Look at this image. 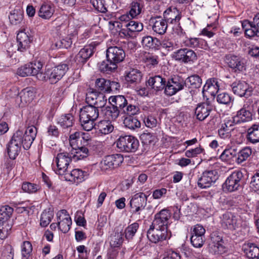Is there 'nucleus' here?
Here are the masks:
<instances>
[{"mask_svg":"<svg viewBox=\"0 0 259 259\" xmlns=\"http://www.w3.org/2000/svg\"><path fill=\"white\" fill-rule=\"evenodd\" d=\"M218 179L217 172L215 170L205 171L198 181V185L201 188H206L210 187Z\"/></svg>","mask_w":259,"mask_h":259,"instance_id":"4be33fe9","label":"nucleus"},{"mask_svg":"<svg viewBox=\"0 0 259 259\" xmlns=\"http://www.w3.org/2000/svg\"><path fill=\"white\" fill-rule=\"evenodd\" d=\"M221 224L225 228L234 230L237 226V220L232 213L228 212L223 215Z\"/></svg>","mask_w":259,"mask_h":259,"instance_id":"72a5a7b5","label":"nucleus"},{"mask_svg":"<svg viewBox=\"0 0 259 259\" xmlns=\"http://www.w3.org/2000/svg\"><path fill=\"white\" fill-rule=\"evenodd\" d=\"M143 29L142 23L132 20L125 24V28H122L120 30L119 34L126 37H133L136 32L141 31Z\"/></svg>","mask_w":259,"mask_h":259,"instance_id":"b1692460","label":"nucleus"},{"mask_svg":"<svg viewBox=\"0 0 259 259\" xmlns=\"http://www.w3.org/2000/svg\"><path fill=\"white\" fill-rule=\"evenodd\" d=\"M89 176L88 171H83L80 169H74L70 171H67L62 176L61 179L78 184L87 179Z\"/></svg>","mask_w":259,"mask_h":259,"instance_id":"f3484780","label":"nucleus"},{"mask_svg":"<svg viewBox=\"0 0 259 259\" xmlns=\"http://www.w3.org/2000/svg\"><path fill=\"white\" fill-rule=\"evenodd\" d=\"M247 257L250 259H259V248L253 243H248L244 246Z\"/></svg>","mask_w":259,"mask_h":259,"instance_id":"a18cd8bd","label":"nucleus"},{"mask_svg":"<svg viewBox=\"0 0 259 259\" xmlns=\"http://www.w3.org/2000/svg\"><path fill=\"white\" fill-rule=\"evenodd\" d=\"M212 244L209 247V252L214 255H220L227 251V248L224 245V241L220 236L214 235L211 236Z\"/></svg>","mask_w":259,"mask_h":259,"instance_id":"5701e85b","label":"nucleus"},{"mask_svg":"<svg viewBox=\"0 0 259 259\" xmlns=\"http://www.w3.org/2000/svg\"><path fill=\"white\" fill-rule=\"evenodd\" d=\"M130 16L129 13L122 15L118 18L120 22L114 21L112 22L110 21L109 22V24H112L114 27L116 26L118 28H121V29L125 28V24H127L130 21H132L131 19L132 18Z\"/></svg>","mask_w":259,"mask_h":259,"instance_id":"5fc2aeb1","label":"nucleus"},{"mask_svg":"<svg viewBox=\"0 0 259 259\" xmlns=\"http://www.w3.org/2000/svg\"><path fill=\"white\" fill-rule=\"evenodd\" d=\"M123 157L120 154L105 156L100 163V168L103 171H107L118 167L123 161Z\"/></svg>","mask_w":259,"mask_h":259,"instance_id":"6e6552de","label":"nucleus"},{"mask_svg":"<svg viewBox=\"0 0 259 259\" xmlns=\"http://www.w3.org/2000/svg\"><path fill=\"white\" fill-rule=\"evenodd\" d=\"M32 251V246L29 241H24L21 246V254L23 258L27 259Z\"/></svg>","mask_w":259,"mask_h":259,"instance_id":"bf43d9fd","label":"nucleus"},{"mask_svg":"<svg viewBox=\"0 0 259 259\" xmlns=\"http://www.w3.org/2000/svg\"><path fill=\"white\" fill-rule=\"evenodd\" d=\"M13 209L8 206H3L0 208V239H5L11 229L12 225L9 222Z\"/></svg>","mask_w":259,"mask_h":259,"instance_id":"7ed1b4c3","label":"nucleus"},{"mask_svg":"<svg viewBox=\"0 0 259 259\" xmlns=\"http://www.w3.org/2000/svg\"><path fill=\"white\" fill-rule=\"evenodd\" d=\"M142 78V72L137 69H133L125 76L126 81L130 85L136 84L140 83Z\"/></svg>","mask_w":259,"mask_h":259,"instance_id":"c9c22d12","label":"nucleus"},{"mask_svg":"<svg viewBox=\"0 0 259 259\" xmlns=\"http://www.w3.org/2000/svg\"><path fill=\"white\" fill-rule=\"evenodd\" d=\"M54 12L55 10L53 5L44 3L40 7L38 15L42 19L48 20L52 17Z\"/></svg>","mask_w":259,"mask_h":259,"instance_id":"e433bc0d","label":"nucleus"},{"mask_svg":"<svg viewBox=\"0 0 259 259\" xmlns=\"http://www.w3.org/2000/svg\"><path fill=\"white\" fill-rule=\"evenodd\" d=\"M23 131L17 130L13 135L7 146L8 154L11 159H15L20 151L21 145L24 147L22 140Z\"/></svg>","mask_w":259,"mask_h":259,"instance_id":"20e7f679","label":"nucleus"},{"mask_svg":"<svg viewBox=\"0 0 259 259\" xmlns=\"http://www.w3.org/2000/svg\"><path fill=\"white\" fill-rule=\"evenodd\" d=\"M174 58L176 60L184 63L194 62L197 59L196 53L189 49L184 48L178 50L175 53Z\"/></svg>","mask_w":259,"mask_h":259,"instance_id":"6ab92c4d","label":"nucleus"},{"mask_svg":"<svg viewBox=\"0 0 259 259\" xmlns=\"http://www.w3.org/2000/svg\"><path fill=\"white\" fill-rule=\"evenodd\" d=\"M9 19L13 25L19 24L23 19V12L20 8L15 9L11 11Z\"/></svg>","mask_w":259,"mask_h":259,"instance_id":"79ce46f5","label":"nucleus"},{"mask_svg":"<svg viewBox=\"0 0 259 259\" xmlns=\"http://www.w3.org/2000/svg\"><path fill=\"white\" fill-rule=\"evenodd\" d=\"M34 97V93L31 88H26L20 93L21 102L23 104L31 102Z\"/></svg>","mask_w":259,"mask_h":259,"instance_id":"c03bdc74","label":"nucleus"},{"mask_svg":"<svg viewBox=\"0 0 259 259\" xmlns=\"http://www.w3.org/2000/svg\"><path fill=\"white\" fill-rule=\"evenodd\" d=\"M123 124L126 127L132 130L140 128L141 126L140 121L132 116L125 117L123 120Z\"/></svg>","mask_w":259,"mask_h":259,"instance_id":"603ef678","label":"nucleus"},{"mask_svg":"<svg viewBox=\"0 0 259 259\" xmlns=\"http://www.w3.org/2000/svg\"><path fill=\"white\" fill-rule=\"evenodd\" d=\"M98 130L100 133L104 135H107L111 133L114 129V126L111 122L109 120H101L95 124L94 127Z\"/></svg>","mask_w":259,"mask_h":259,"instance_id":"ea45409f","label":"nucleus"},{"mask_svg":"<svg viewBox=\"0 0 259 259\" xmlns=\"http://www.w3.org/2000/svg\"><path fill=\"white\" fill-rule=\"evenodd\" d=\"M236 154L235 149L230 148L225 149L220 155V158L223 161H228L234 157Z\"/></svg>","mask_w":259,"mask_h":259,"instance_id":"69168bd1","label":"nucleus"},{"mask_svg":"<svg viewBox=\"0 0 259 259\" xmlns=\"http://www.w3.org/2000/svg\"><path fill=\"white\" fill-rule=\"evenodd\" d=\"M247 140L253 144L259 142L258 124H253L248 129Z\"/></svg>","mask_w":259,"mask_h":259,"instance_id":"37998d69","label":"nucleus"},{"mask_svg":"<svg viewBox=\"0 0 259 259\" xmlns=\"http://www.w3.org/2000/svg\"><path fill=\"white\" fill-rule=\"evenodd\" d=\"M211 111V107L203 103L198 105L195 109V114L199 120L202 121L208 116Z\"/></svg>","mask_w":259,"mask_h":259,"instance_id":"f704fd0d","label":"nucleus"},{"mask_svg":"<svg viewBox=\"0 0 259 259\" xmlns=\"http://www.w3.org/2000/svg\"><path fill=\"white\" fill-rule=\"evenodd\" d=\"M104 112L105 116L109 120H115L118 117L120 113L117 108L111 105L110 106L106 107L104 110Z\"/></svg>","mask_w":259,"mask_h":259,"instance_id":"8fccbe9b","label":"nucleus"},{"mask_svg":"<svg viewBox=\"0 0 259 259\" xmlns=\"http://www.w3.org/2000/svg\"><path fill=\"white\" fill-rule=\"evenodd\" d=\"M74 117L71 114L62 115L58 120V124L63 128H67L72 126L74 123Z\"/></svg>","mask_w":259,"mask_h":259,"instance_id":"de8ad7c7","label":"nucleus"},{"mask_svg":"<svg viewBox=\"0 0 259 259\" xmlns=\"http://www.w3.org/2000/svg\"><path fill=\"white\" fill-rule=\"evenodd\" d=\"M68 70V66L66 64H60L38 74L37 79L42 81L49 79L51 83H56L64 76Z\"/></svg>","mask_w":259,"mask_h":259,"instance_id":"f03ea898","label":"nucleus"},{"mask_svg":"<svg viewBox=\"0 0 259 259\" xmlns=\"http://www.w3.org/2000/svg\"><path fill=\"white\" fill-rule=\"evenodd\" d=\"M139 228V225L137 223H134L128 226L124 232L125 238L128 240H132L137 232Z\"/></svg>","mask_w":259,"mask_h":259,"instance_id":"6e6d98bb","label":"nucleus"},{"mask_svg":"<svg viewBox=\"0 0 259 259\" xmlns=\"http://www.w3.org/2000/svg\"><path fill=\"white\" fill-rule=\"evenodd\" d=\"M251 153L252 150L250 148L246 147L243 148L238 153V157L236 160V162L238 164L242 163L250 157Z\"/></svg>","mask_w":259,"mask_h":259,"instance_id":"864d4df0","label":"nucleus"},{"mask_svg":"<svg viewBox=\"0 0 259 259\" xmlns=\"http://www.w3.org/2000/svg\"><path fill=\"white\" fill-rule=\"evenodd\" d=\"M108 100L109 103L117 108L120 113L127 103V100L124 96L122 95L111 96L109 97Z\"/></svg>","mask_w":259,"mask_h":259,"instance_id":"58836bf2","label":"nucleus"},{"mask_svg":"<svg viewBox=\"0 0 259 259\" xmlns=\"http://www.w3.org/2000/svg\"><path fill=\"white\" fill-rule=\"evenodd\" d=\"M243 175L240 170L233 172L226 179L223 185V189L229 192L239 190L243 185Z\"/></svg>","mask_w":259,"mask_h":259,"instance_id":"39448f33","label":"nucleus"},{"mask_svg":"<svg viewBox=\"0 0 259 259\" xmlns=\"http://www.w3.org/2000/svg\"><path fill=\"white\" fill-rule=\"evenodd\" d=\"M125 57V53L121 47H110L106 51L107 59L117 65L123 61Z\"/></svg>","mask_w":259,"mask_h":259,"instance_id":"a211bd4d","label":"nucleus"},{"mask_svg":"<svg viewBox=\"0 0 259 259\" xmlns=\"http://www.w3.org/2000/svg\"><path fill=\"white\" fill-rule=\"evenodd\" d=\"M37 133V129L34 126H28L24 134H23L22 140L24 143V148L28 149L34 140Z\"/></svg>","mask_w":259,"mask_h":259,"instance_id":"c756f323","label":"nucleus"},{"mask_svg":"<svg viewBox=\"0 0 259 259\" xmlns=\"http://www.w3.org/2000/svg\"><path fill=\"white\" fill-rule=\"evenodd\" d=\"M235 124L232 118L225 119L218 131L219 137L224 140H230L237 131Z\"/></svg>","mask_w":259,"mask_h":259,"instance_id":"9b49d317","label":"nucleus"},{"mask_svg":"<svg viewBox=\"0 0 259 259\" xmlns=\"http://www.w3.org/2000/svg\"><path fill=\"white\" fill-rule=\"evenodd\" d=\"M53 213L50 211L45 210L41 214L40 225L41 227H47L53 218Z\"/></svg>","mask_w":259,"mask_h":259,"instance_id":"13d9d810","label":"nucleus"},{"mask_svg":"<svg viewBox=\"0 0 259 259\" xmlns=\"http://www.w3.org/2000/svg\"><path fill=\"white\" fill-rule=\"evenodd\" d=\"M220 89L219 81L217 78H210L208 79L203 88L202 93L203 95L207 93L211 96H214Z\"/></svg>","mask_w":259,"mask_h":259,"instance_id":"2f4dec72","label":"nucleus"},{"mask_svg":"<svg viewBox=\"0 0 259 259\" xmlns=\"http://www.w3.org/2000/svg\"><path fill=\"white\" fill-rule=\"evenodd\" d=\"M130 7L129 14L131 18H134L142 13L144 8V2L142 0H134L131 4Z\"/></svg>","mask_w":259,"mask_h":259,"instance_id":"a19ab883","label":"nucleus"},{"mask_svg":"<svg viewBox=\"0 0 259 259\" xmlns=\"http://www.w3.org/2000/svg\"><path fill=\"white\" fill-rule=\"evenodd\" d=\"M225 62L232 70L236 73H240L246 70V60L239 56L228 54L225 56Z\"/></svg>","mask_w":259,"mask_h":259,"instance_id":"9d476101","label":"nucleus"},{"mask_svg":"<svg viewBox=\"0 0 259 259\" xmlns=\"http://www.w3.org/2000/svg\"><path fill=\"white\" fill-rule=\"evenodd\" d=\"M42 64L40 61H35L25 64L17 70V74L25 77L28 75H36L37 78L38 74L42 73Z\"/></svg>","mask_w":259,"mask_h":259,"instance_id":"f8f14e48","label":"nucleus"},{"mask_svg":"<svg viewBox=\"0 0 259 259\" xmlns=\"http://www.w3.org/2000/svg\"><path fill=\"white\" fill-rule=\"evenodd\" d=\"M22 190L28 193H33L36 192L39 189V186L36 184L26 182L22 185Z\"/></svg>","mask_w":259,"mask_h":259,"instance_id":"e2e57ef3","label":"nucleus"},{"mask_svg":"<svg viewBox=\"0 0 259 259\" xmlns=\"http://www.w3.org/2000/svg\"><path fill=\"white\" fill-rule=\"evenodd\" d=\"M91 3L97 11L101 13L107 11L104 0H91Z\"/></svg>","mask_w":259,"mask_h":259,"instance_id":"338daca9","label":"nucleus"},{"mask_svg":"<svg viewBox=\"0 0 259 259\" xmlns=\"http://www.w3.org/2000/svg\"><path fill=\"white\" fill-rule=\"evenodd\" d=\"M139 108L138 106L133 105L127 103L121 113H124L129 116H132L137 114L139 112Z\"/></svg>","mask_w":259,"mask_h":259,"instance_id":"0e129e2a","label":"nucleus"},{"mask_svg":"<svg viewBox=\"0 0 259 259\" xmlns=\"http://www.w3.org/2000/svg\"><path fill=\"white\" fill-rule=\"evenodd\" d=\"M181 17V12L175 7H170L163 12L164 19L169 24H179Z\"/></svg>","mask_w":259,"mask_h":259,"instance_id":"a878e982","label":"nucleus"},{"mask_svg":"<svg viewBox=\"0 0 259 259\" xmlns=\"http://www.w3.org/2000/svg\"><path fill=\"white\" fill-rule=\"evenodd\" d=\"M99 115V110L92 105L83 107L80 110L79 121L83 129L91 131L95 126V121Z\"/></svg>","mask_w":259,"mask_h":259,"instance_id":"f257e3e1","label":"nucleus"},{"mask_svg":"<svg viewBox=\"0 0 259 259\" xmlns=\"http://www.w3.org/2000/svg\"><path fill=\"white\" fill-rule=\"evenodd\" d=\"M98 67L101 72L108 73L116 69L117 65L107 59L106 61H103L99 63Z\"/></svg>","mask_w":259,"mask_h":259,"instance_id":"3c124183","label":"nucleus"},{"mask_svg":"<svg viewBox=\"0 0 259 259\" xmlns=\"http://www.w3.org/2000/svg\"><path fill=\"white\" fill-rule=\"evenodd\" d=\"M147 237L149 240L154 243L165 240L168 237L167 230L152 227L150 226L147 231Z\"/></svg>","mask_w":259,"mask_h":259,"instance_id":"aec40b11","label":"nucleus"},{"mask_svg":"<svg viewBox=\"0 0 259 259\" xmlns=\"http://www.w3.org/2000/svg\"><path fill=\"white\" fill-rule=\"evenodd\" d=\"M165 79L159 75L150 77L147 81L148 85L156 92L165 89Z\"/></svg>","mask_w":259,"mask_h":259,"instance_id":"473e14b6","label":"nucleus"},{"mask_svg":"<svg viewBox=\"0 0 259 259\" xmlns=\"http://www.w3.org/2000/svg\"><path fill=\"white\" fill-rule=\"evenodd\" d=\"M170 217L168 210L163 209L155 215L154 219L151 226L152 227L167 230L168 220Z\"/></svg>","mask_w":259,"mask_h":259,"instance_id":"412c9836","label":"nucleus"},{"mask_svg":"<svg viewBox=\"0 0 259 259\" xmlns=\"http://www.w3.org/2000/svg\"><path fill=\"white\" fill-rule=\"evenodd\" d=\"M183 45L187 47L197 49L206 50L208 49V45L205 40L199 37H186L182 41Z\"/></svg>","mask_w":259,"mask_h":259,"instance_id":"bb28decb","label":"nucleus"},{"mask_svg":"<svg viewBox=\"0 0 259 259\" xmlns=\"http://www.w3.org/2000/svg\"><path fill=\"white\" fill-rule=\"evenodd\" d=\"M57 168L54 170L55 172L63 176L68 171V167L71 161V157L67 152H61L57 154L55 160Z\"/></svg>","mask_w":259,"mask_h":259,"instance_id":"ddd939ff","label":"nucleus"},{"mask_svg":"<svg viewBox=\"0 0 259 259\" xmlns=\"http://www.w3.org/2000/svg\"><path fill=\"white\" fill-rule=\"evenodd\" d=\"M185 81L186 83L185 86H188L189 88H199L202 84V79L199 75L196 74L188 77Z\"/></svg>","mask_w":259,"mask_h":259,"instance_id":"09e8293b","label":"nucleus"},{"mask_svg":"<svg viewBox=\"0 0 259 259\" xmlns=\"http://www.w3.org/2000/svg\"><path fill=\"white\" fill-rule=\"evenodd\" d=\"M123 240L122 234L121 233H117L111 237L110 241V245L113 247H119L122 244Z\"/></svg>","mask_w":259,"mask_h":259,"instance_id":"774afa93","label":"nucleus"},{"mask_svg":"<svg viewBox=\"0 0 259 259\" xmlns=\"http://www.w3.org/2000/svg\"><path fill=\"white\" fill-rule=\"evenodd\" d=\"M148 196L143 192H139L132 196L130 206L133 214H140L147 205Z\"/></svg>","mask_w":259,"mask_h":259,"instance_id":"0eeeda50","label":"nucleus"},{"mask_svg":"<svg viewBox=\"0 0 259 259\" xmlns=\"http://www.w3.org/2000/svg\"><path fill=\"white\" fill-rule=\"evenodd\" d=\"M150 22L152 24L153 31L158 34L162 35L166 32L167 28V23L161 17L151 18Z\"/></svg>","mask_w":259,"mask_h":259,"instance_id":"c85d7f7f","label":"nucleus"},{"mask_svg":"<svg viewBox=\"0 0 259 259\" xmlns=\"http://www.w3.org/2000/svg\"><path fill=\"white\" fill-rule=\"evenodd\" d=\"M231 118L236 124H238L251 121L252 118V114L248 109L244 106L237 112L236 115Z\"/></svg>","mask_w":259,"mask_h":259,"instance_id":"7c9ffc66","label":"nucleus"},{"mask_svg":"<svg viewBox=\"0 0 259 259\" xmlns=\"http://www.w3.org/2000/svg\"><path fill=\"white\" fill-rule=\"evenodd\" d=\"M191 231V242L192 245L196 248L201 247L205 241L204 234L205 229L199 224L192 226Z\"/></svg>","mask_w":259,"mask_h":259,"instance_id":"4468645a","label":"nucleus"},{"mask_svg":"<svg viewBox=\"0 0 259 259\" xmlns=\"http://www.w3.org/2000/svg\"><path fill=\"white\" fill-rule=\"evenodd\" d=\"M94 48L91 46H85L81 49L75 57L76 60L80 63H84L94 53Z\"/></svg>","mask_w":259,"mask_h":259,"instance_id":"4c0bfd02","label":"nucleus"},{"mask_svg":"<svg viewBox=\"0 0 259 259\" xmlns=\"http://www.w3.org/2000/svg\"><path fill=\"white\" fill-rule=\"evenodd\" d=\"M159 40L156 38L151 36H145L143 37L141 43L143 47L147 48H155Z\"/></svg>","mask_w":259,"mask_h":259,"instance_id":"4d7b16f0","label":"nucleus"},{"mask_svg":"<svg viewBox=\"0 0 259 259\" xmlns=\"http://www.w3.org/2000/svg\"><path fill=\"white\" fill-rule=\"evenodd\" d=\"M96 87L101 91L108 92V85H110V80L104 78H98L96 79Z\"/></svg>","mask_w":259,"mask_h":259,"instance_id":"052dcab7","label":"nucleus"},{"mask_svg":"<svg viewBox=\"0 0 259 259\" xmlns=\"http://www.w3.org/2000/svg\"><path fill=\"white\" fill-rule=\"evenodd\" d=\"M32 39L29 29L24 28L19 31L17 35L18 51L21 52L26 51L29 48Z\"/></svg>","mask_w":259,"mask_h":259,"instance_id":"2eb2a0df","label":"nucleus"},{"mask_svg":"<svg viewBox=\"0 0 259 259\" xmlns=\"http://www.w3.org/2000/svg\"><path fill=\"white\" fill-rule=\"evenodd\" d=\"M232 100L231 96L227 93L219 94L217 97V102L221 104L229 105Z\"/></svg>","mask_w":259,"mask_h":259,"instance_id":"680f3d73","label":"nucleus"},{"mask_svg":"<svg viewBox=\"0 0 259 259\" xmlns=\"http://www.w3.org/2000/svg\"><path fill=\"white\" fill-rule=\"evenodd\" d=\"M242 27L247 37L249 38L254 36L259 37V27L254 23V18L252 21H243L242 23Z\"/></svg>","mask_w":259,"mask_h":259,"instance_id":"cd10ccee","label":"nucleus"},{"mask_svg":"<svg viewBox=\"0 0 259 259\" xmlns=\"http://www.w3.org/2000/svg\"><path fill=\"white\" fill-rule=\"evenodd\" d=\"M233 93L240 97L248 98L251 96L252 88L245 81L236 80L231 85Z\"/></svg>","mask_w":259,"mask_h":259,"instance_id":"dca6fc26","label":"nucleus"},{"mask_svg":"<svg viewBox=\"0 0 259 259\" xmlns=\"http://www.w3.org/2000/svg\"><path fill=\"white\" fill-rule=\"evenodd\" d=\"M73 149L75 150L72 157L76 160H81L87 158L89 155V151L85 146H75Z\"/></svg>","mask_w":259,"mask_h":259,"instance_id":"49530a36","label":"nucleus"},{"mask_svg":"<svg viewBox=\"0 0 259 259\" xmlns=\"http://www.w3.org/2000/svg\"><path fill=\"white\" fill-rule=\"evenodd\" d=\"M116 146L121 151L134 152L138 149L139 142L132 136H120L116 142Z\"/></svg>","mask_w":259,"mask_h":259,"instance_id":"423d86ee","label":"nucleus"},{"mask_svg":"<svg viewBox=\"0 0 259 259\" xmlns=\"http://www.w3.org/2000/svg\"><path fill=\"white\" fill-rule=\"evenodd\" d=\"M184 79L180 76H174L168 79L165 87L164 93L169 96L182 90L186 85Z\"/></svg>","mask_w":259,"mask_h":259,"instance_id":"1a4fd4ad","label":"nucleus"},{"mask_svg":"<svg viewBox=\"0 0 259 259\" xmlns=\"http://www.w3.org/2000/svg\"><path fill=\"white\" fill-rule=\"evenodd\" d=\"M58 228L64 233L69 231L72 224V220L65 209L60 210L57 213Z\"/></svg>","mask_w":259,"mask_h":259,"instance_id":"393cba45","label":"nucleus"}]
</instances>
